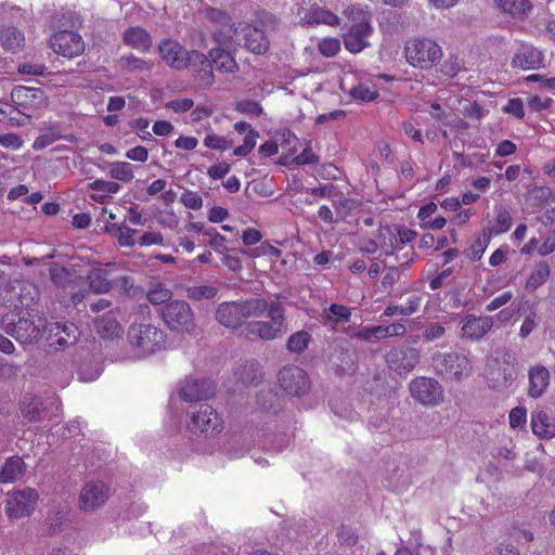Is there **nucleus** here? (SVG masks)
<instances>
[{
    "label": "nucleus",
    "mask_w": 555,
    "mask_h": 555,
    "mask_svg": "<svg viewBox=\"0 0 555 555\" xmlns=\"http://www.w3.org/2000/svg\"><path fill=\"white\" fill-rule=\"evenodd\" d=\"M18 320L15 322L14 317L9 318L7 314L2 319V323H7L5 331L10 333L21 344H34L39 341L47 328V319L35 307L23 310Z\"/></svg>",
    "instance_id": "f257e3e1"
},
{
    "label": "nucleus",
    "mask_w": 555,
    "mask_h": 555,
    "mask_svg": "<svg viewBox=\"0 0 555 555\" xmlns=\"http://www.w3.org/2000/svg\"><path fill=\"white\" fill-rule=\"evenodd\" d=\"M442 56V48L430 38L415 37L404 43L405 61L414 68L429 70L441 61Z\"/></svg>",
    "instance_id": "f03ea898"
},
{
    "label": "nucleus",
    "mask_w": 555,
    "mask_h": 555,
    "mask_svg": "<svg viewBox=\"0 0 555 555\" xmlns=\"http://www.w3.org/2000/svg\"><path fill=\"white\" fill-rule=\"evenodd\" d=\"M160 60L171 69L183 70L191 67V64H203L206 62V54L197 50H188L178 40L163 39L158 43Z\"/></svg>",
    "instance_id": "7ed1b4c3"
},
{
    "label": "nucleus",
    "mask_w": 555,
    "mask_h": 555,
    "mask_svg": "<svg viewBox=\"0 0 555 555\" xmlns=\"http://www.w3.org/2000/svg\"><path fill=\"white\" fill-rule=\"evenodd\" d=\"M224 427V422L219 412L207 403L199 404L188 412L186 428L196 436L215 437Z\"/></svg>",
    "instance_id": "20e7f679"
},
{
    "label": "nucleus",
    "mask_w": 555,
    "mask_h": 555,
    "mask_svg": "<svg viewBox=\"0 0 555 555\" xmlns=\"http://www.w3.org/2000/svg\"><path fill=\"white\" fill-rule=\"evenodd\" d=\"M515 359L505 351L502 358H491L487 361L485 378L494 391H504L515 382Z\"/></svg>",
    "instance_id": "39448f33"
},
{
    "label": "nucleus",
    "mask_w": 555,
    "mask_h": 555,
    "mask_svg": "<svg viewBox=\"0 0 555 555\" xmlns=\"http://www.w3.org/2000/svg\"><path fill=\"white\" fill-rule=\"evenodd\" d=\"M36 292L33 284L24 281H15L0 287V305L9 309L8 314L12 317L21 315L23 310L33 306L35 297L31 295Z\"/></svg>",
    "instance_id": "423d86ee"
},
{
    "label": "nucleus",
    "mask_w": 555,
    "mask_h": 555,
    "mask_svg": "<svg viewBox=\"0 0 555 555\" xmlns=\"http://www.w3.org/2000/svg\"><path fill=\"white\" fill-rule=\"evenodd\" d=\"M128 339L142 354H151L165 348L166 334L152 324H132Z\"/></svg>",
    "instance_id": "0eeeda50"
},
{
    "label": "nucleus",
    "mask_w": 555,
    "mask_h": 555,
    "mask_svg": "<svg viewBox=\"0 0 555 555\" xmlns=\"http://www.w3.org/2000/svg\"><path fill=\"white\" fill-rule=\"evenodd\" d=\"M160 315L164 323L173 332L190 334L195 330V315L185 300L169 301L162 308Z\"/></svg>",
    "instance_id": "6e6552de"
},
{
    "label": "nucleus",
    "mask_w": 555,
    "mask_h": 555,
    "mask_svg": "<svg viewBox=\"0 0 555 555\" xmlns=\"http://www.w3.org/2000/svg\"><path fill=\"white\" fill-rule=\"evenodd\" d=\"M436 372L444 379L461 380L472 373L469 359L457 352L438 353L433 358Z\"/></svg>",
    "instance_id": "1a4fd4ad"
},
{
    "label": "nucleus",
    "mask_w": 555,
    "mask_h": 555,
    "mask_svg": "<svg viewBox=\"0 0 555 555\" xmlns=\"http://www.w3.org/2000/svg\"><path fill=\"white\" fill-rule=\"evenodd\" d=\"M411 397L425 406H438L444 400V390L438 380L418 376L409 384Z\"/></svg>",
    "instance_id": "9d476101"
},
{
    "label": "nucleus",
    "mask_w": 555,
    "mask_h": 555,
    "mask_svg": "<svg viewBox=\"0 0 555 555\" xmlns=\"http://www.w3.org/2000/svg\"><path fill=\"white\" fill-rule=\"evenodd\" d=\"M39 494L37 490L26 487L8 493L5 514L9 518L30 516L37 507Z\"/></svg>",
    "instance_id": "9b49d317"
},
{
    "label": "nucleus",
    "mask_w": 555,
    "mask_h": 555,
    "mask_svg": "<svg viewBox=\"0 0 555 555\" xmlns=\"http://www.w3.org/2000/svg\"><path fill=\"white\" fill-rule=\"evenodd\" d=\"M49 46L54 53L66 59H74L85 52V41L80 34L74 30H59L54 33Z\"/></svg>",
    "instance_id": "f8f14e48"
},
{
    "label": "nucleus",
    "mask_w": 555,
    "mask_h": 555,
    "mask_svg": "<svg viewBox=\"0 0 555 555\" xmlns=\"http://www.w3.org/2000/svg\"><path fill=\"white\" fill-rule=\"evenodd\" d=\"M279 383L286 393L295 397L307 395L311 387L307 372L295 365L284 366L280 371Z\"/></svg>",
    "instance_id": "ddd939ff"
},
{
    "label": "nucleus",
    "mask_w": 555,
    "mask_h": 555,
    "mask_svg": "<svg viewBox=\"0 0 555 555\" xmlns=\"http://www.w3.org/2000/svg\"><path fill=\"white\" fill-rule=\"evenodd\" d=\"M420 359V350L410 346L393 347L385 356L387 366L398 374L413 371Z\"/></svg>",
    "instance_id": "4468645a"
},
{
    "label": "nucleus",
    "mask_w": 555,
    "mask_h": 555,
    "mask_svg": "<svg viewBox=\"0 0 555 555\" xmlns=\"http://www.w3.org/2000/svg\"><path fill=\"white\" fill-rule=\"evenodd\" d=\"M234 34L243 41V46L256 55H263L269 50V40L263 26L244 24L235 28Z\"/></svg>",
    "instance_id": "2eb2a0df"
},
{
    "label": "nucleus",
    "mask_w": 555,
    "mask_h": 555,
    "mask_svg": "<svg viewBox=\"0 0 555 555\" xmlns=\"http://www.w3.org/2000/svg\"><path fill=\"white\" fill-rule=\"evenodd\" d=\"M109 498V488L100 480L88 481L79 494V506L85 511H94L103 506Z\"/></svg>",
    "instance_id": "dca6fc26"
},
{
    "label": "nucleus",
    "mask_w": 555,
    "mask_h": 555,
    "mask_svg": "<svg viewBox=\"0 0 555 555\" xmlns=\"http://www.w3.org/2000/svg\"><path fill=\"white\" fill-rule=\"evenodd\" d=\"M178 395L184 402L207 400L215 395V387L209 379L190 377L180 383Z\"/></svg>",
    "instance_id": "f3484780"
},
{
    "label": "nucleus",
    "mask_w": 555,
    "mask_h": 555,
    "mask_svg": "<svg viewBox=\"0 0 555 555\" xmlns=\"http://www.w3.org/2000/svg\"><path fill=\"white\" fill-rule=\"evenodd\" d=\"M373 34V27L369 20L353 23L347 33L343 35L344 46L350 53H359L370 46L369 38Z\"/></svg>",
    "instance_id": "a211bd4d"
},
{
    "label": "nucleus",
    "mask_w": 555,
    "mask_h": 555,
    "mask_svg": "<svg viewBox=\"0 0 555 555\" xmlns=\"http://www.w3.org/2000/svg\"><path fill=\"white\" fill-rule=\"evenodd\" d=\"M513 68L532 70L544 67V54L531 43L520 42L519 48L512 57Z\"/></svg>",
    "instance_id": "6ab92c4d"
},
{
    "label": "nucleus",
    "mask_w": 555,
    "mask_h": 555,
    "mask_svg": "<svg viewBox=\"0 0 555 555\" xmlns=\"http://www.w3.org/2000/svg\"><path fill=\"white\" fill-rule=\"evenodd\" d=\"M11 98L16 105L25 109H38L48 105V96L40 88L15 86Z\"/></svg>",
    "instance_id": "aec40b11"
},
{
    "label": "nucleus",
    "mask_w": 555,
    "mask_h": 555,
    "mask_svg": "<svg viewBox=\"0 0 555 555\" xmlns=\"http://www.w3.org/2000/svg\"><path fill=\"white\" fill-rule=\"evenodd\" d=\"M298 15L300 16V22L308 26L326 25L336 27L340 23L338 15L318 4L310 5L309 8H301L298 10Z\"/></svg>",
    "instance_id": "412c9836"
},
{
    "label": "nucleus",
    "mask_w": 555,
    "mask_h": 555,
    "mask_svg": "<svg viewBox=\"0 0 555 555\" xmlns=\"http://www.w3.org/2000/svg\"><path fill=\"white\" fill-rule=\"evenodd\" d=\"M87 281L90 289L95 294L111 292L118 279L114 275L111 264L95 267L88 271Z\"/></svg>",
    "instance_id": "4be33fe9"
},
{
    "label": "nucleus",
    "mask_w": 555,
    "mask_h": 555,
    "mask_svg": "<svg viewBox=\"0 0 555 555\" xmlns=\"http://www.w3.org/2000/svg\"><path fill=\"white\" fill-rule=\"evenodd\" d=\"M49 408L40 397L26 393L21 400V413L26 423H37L49 418Z\"/></svg>",
    "instance_id": "5701e85b"
},
{
    "label": "nucleus",
    "mask_w": 555,
    "mask_h": 555,
    "mask_svg": "<svg viewBox=\"0 0 555 555\" xmlns=\"http://www.w3.org/2000/svg\"><path fill=\"white\" fill-rule=\"evenodd\" d=\"M493 327V318L490 315L467 314L462 321V336L472 340H479Z\"/></svg>",
    "instance_id": "b1692460"
},
{
    "label": "nucleus",
    "mask_w": 555,
    "mask_h": 555,
    "mask_svg": "<svg viewBox=\"0 0 555 555\" xmlns=\"http://www.w3.org/2000/svg\"><path fill=\"white\" fill-rule=\"evenodd\" d=\"M528 396L533 399L542 397L550 385V371L541 364L532 365L528 370Z\"/></svg>",
    "instance_id": "393cba45"
},
{
    "label": "nucleus",
    "mask_w": 555,
    "mask_h": 555,
    "mask_svg": "<svg viewBox=\"0 0 555 555\" xmlns=\"http://www.w3.org/2000/svg\"><path fill=\"white\" fill-rule=\"evenodd\" d=\"M94 328L103 340H115L121 338L124 328L117 321L113 311L101 315L94 320Z\"/></svg>",
    "instance_id": "a878e982"
},
{
    "label": "nucleus",
    "mask_w": 555,
    "mask_h": 555,
    "mask_svg": "<svg viewBox=\"0 0 555 555\" xmlns=\"http://www.w3.org/2000/svg\"><path fill=\"white\" fill-rule=\"evenodd\" d=\"M124 43L141 53H147L153 44L150 33L139 26H132L127 28L122 35Z\"/></svg>",
    "instance_id": "bb28decb"
},
{
    "label": "nucleus",
    "mask_w": 555,
    "mask_h": 555,
    "mask_svg": "<svg viewBox=\"0 0 555 555\" xmlns=\"http://www.w3.org/2000/svg\"><path fill=\"white\" fill-rule=\"evenodd\" d=\"M530 426L540 439L550 440L555 437V418L543 410L531 413Z\"/></svg>",
    "instance_id": "cd10ccee"
},
{
    "label": "nucleus",
    "mask_w": 555,
    "mask_h": 555,
    "mask_svg": "<svg viewBox=\"0 0 555 555\" xmlns=\"http://www.w3.org/2000/svg\"><path fill=\"white\" fill-rule=\"evenodd\" d=\"M217 321L225 327L237 328L243 325L241 308L237 301H224L216 310Z\"/></svg>",
    "instance_id": "c85d7f7f"
},
{
    "label": "nucleus",
    "mask_w": 555,
    "mask_h": 555,
    "mask_svg": "<svg viewBox=\"0 0 555 555\" xmlns=\"http://www.w3.org/2000/svg\"><path fill=\"white\" fill-rule=\"evenodd\" d=\"M246 337H258L261 340H274L283 337L286 332L269 321L249 322L244 328Z\"/></svg>",
    "instance_id": "c756f323"
},
{
    "label": "nucleus",
    "mask_w": 555,
    "mask_h": 555,
    "mask_svg": "<svg viewBox=\"0 0 555 555\" xmlns=\"http://www.w3.org/2000/svg\"><path fill=\"white\" fill-rule=\"evenodd\" d=\"M513 225V217L511 208L505 205L495 207V217L489 225L485 227L487 233H491V236H498L509 231Z\"/></svg>",
    "instance_id": "7c9ffc66"
},
{
    "label": "nucleus",
    "mask_w": 555,
    "mask_h": 555,
    "mask_svg": "<svg viewBox=\"0 0 555 555\" xmlns=\"http://www.w3.org/2000/svg\"><path fill=\"white\" fill-rule=\"evenodd\" d=\"M496 9L511 17L524 21L532 10L530 0H494Z\"/></svg>",
    "instance_id": "2f4dec72"
},
{
    "label": "nucleus",
    "mask_w": 555,
    "mask_h": 555,
    "mask_svg": "<svg viewBox=\"0 0 555 555\" xmlns=\"http://www.w3.org/2000/svg\"><path fill=\"white\" fill-rule=\"evenodd\" d=\"M208 57L211 65L221 73L234 74L240 68L235 57L222 48L210 49Z\"/></svg>",
    "instance_id": "473e14b6"
},
{
    "label": "nucleus",
    "mask_w": 555,
    "mask_h": 555,
    "mask_svg": "<svg viewBox=\"0 0 555 555\" xmlns=\"http://www.w3.org/2000/svg\"><path fill=\"white\" fill-rule=\"evenodd\" d=\"M88 188L94 191V193L90 194V198L95 203L104 204L108 197L118 193L121 186L116 181L96 179L90 182Z\"/></svg>",
    "instance_id": "72a5a7b5"
},
{
    "label": "nucleus",
    "mask_w": 555,
    "mask_h": 555,
    "mask_svg": "<svg viewBox=\"0 0 555 555\" xmlns=\"http://www.w3.org/2000/svg\"><path fill=\"white\" fill-rule=\"evenodd\" d=\"M25 462L18 455L9 457L0 470V482H14L25 473Z\"/></svg>",
    "instance_id": "f704fd0d"
},
{
    "label": "nucleus",
    "mask_w": 555,
    "mask_h": 555,
    "mask_svg": "<svg viewBox=\"0 0 555 555\" xmlns=\"http://www.w3.org/2000/svg\"><path fill=\"white\" fill-rule=\"evenodd\" d=\"M0 42L4 50L15 53L25 43L23 31L14 26H5L0 30Z\"/></svg>",
    "instance_id": "c9c22d12"
},
{
    "label": "nucleus",
    "mask_w": 555,
    "mask_h": 555,
    "mask_svg": "<svg viewBox=\"0 0 555 555\" xmlns=\"http://www.w3.org/2000/svg\"><path fill=\"white\" fill-rule=\"evenodd\" d=\"M118 65L121 70L127 73H146L154 67L153 61L138 57L132 53L124 54L119 59Z\"/></svg>",
    "instance_id": "e433bc0d"
},
{
    "label": "nucleus",
    "mask_w": 555,
    "mask_h": 555,
    "mask_svg": "<svg viewBox=\"0 0 555 555\" xmlns=\"http://www.w3.org/2000/svg\"><path fill=\"white\" fill-rule=\"evenodd\" d=\"M350 318V308L344 305L332 304L327 309L323 311L322 323L323 325L332 324L334 326L341 322H348Z\"/></svg>",
    "instance_id": "4c0bfd02"
},
{
    "label": "nucleus",
    "mask_w": 555,
    "mask_h": 555,
    "mask_svg": "<svg viewBox=\"0 0 555 555\" xmlns=\"http://www.w3.org/2000/svg\"><path fill=\"white\" fill-rule=\"evenodd\" d=\"M237 302L244 321L248 318L261 317L268 308V301L264 298H248Z\"/></svg>",
    "instance_id": "58836bf2"
},
{
    "label": "nucleus",
    "mask_w": 555,
    "mask_h": 555,
    "mask_svg": "<svg viewBox=\"0 0 555 555\" xmlns=\"http://www.w3.org/2000/svg\"><path fill=\"white\" fill-rule=\"evenodd\" d=\"M107 231L111 232L118 241V244L122 247H132L135 245L137 230L128 228L124 224L112 223L106 227Z\"/></svg>",
    "instance_id": "ea45409f"
},
{
    "label": "nucleus",
    "mask_w": 555,
    "mask_h": 555,
    "mask_svg": "<svg viewBox=\"0 0 555 555\" xmlns=\"http://www.w3.org/2000/svg\"><path fill=\"white\" fill-rule=\"evenodd\" d=\"M235 375L245 385H257L262 379V373L257 362H245L235 372Z\"/></svg>",
    "instance_id": "a19ab883"
},
{
    "label": "nucleus",
    "mask_w": 555,
    "mask_h": 555,
    "mask_svg": "<svg viewBox=\"0 0 555 555\" xmlns=\"http://www.w3.org/2000/svg\"><path fill=\"white\" fill-rule=\"evenodd\" d=\"M389 232V245L390 249L385 250V255H392L393 251L399 250L403 245L412 243L416 238V232L408 228L398 229V235Z\"/></svg>",
    "instance_id": "79ce46f5"
},
{
    "label": "nucleus",
    "mask_w": 555,
    "mask_h": 555,
    "mask_svg": "<svg viewBox=\"0 0 555 555\" xmlns=\"http://www.w3.org/2000/svg\"><path fill=\"white\" fill-rule=\"evenodd\" d=\"M551 270L550 266L546 262H540L533 271L530 273L528 280L526 281V289L528 292H534L541 285H543L547 279L550 278Z\"/></svg>",
    "instance_id": "37998d69"
},
{
    "label": "nucleus",
    "mask_w": 555,
    "mask_h": 555,
    "mask_svg": "<svg viewBox=\"0 0 555 555\" xmlns=\"http://www.w3.org/2000/svg\"><path fill=\"white\" fill-rule=\"evenodd\" d=\"M56 328L61 330L64 335H60L54 345L59 348H65L76 343L80 332L76 324L74 323H56Z\"/></svg>",
    "instance_id": "c03bdc74"
},
{
    "label": "nucleus",
    "mask_w": 555,
    "mask_h": 555,
    "mask_svg": "<svg viewBox=\"0 0 555 555\" xmlns=\"http://www.w3.org/2000/svg\"><path fill=\"white\" fill-rule=\"evenodd\" d=\"M266 311L268 312L270 323H273L284 332H287L285 308L280 300H273L271 302H268V308Z\"/></svg>",
    "instance_id": "a18cd8bd"
},
{
    "label": "nucleus",
    "mask_w": 555,
    "mask_h": 555,
    "mask_svg": "<svg viewBox=\"0 0 555 555\" xmlns=\"http://www.w3.org/2000/svg\"><path fill=\"white\" fill-rule=\"evenodd\" d=\"M49 274L51 281L57 286L63 288L64 291L68 288L72 283V274L70 271L67 270L64 266L60 263L53 262L49 267Z\"/></svg>",
    "instance_id": "49530a36"
},
{
    "label": "nucleus",
    "mask_w": 555,
    "mask_h": 555,
    "mask_svg": "<svg viewBox=\"0 0 555 555\" xmlns=\"http://www.w3.org/2000/svg\"><path fill=\"white\" fill-rule=\"evenodd\" d=\"M108 175L115 180L129 182L134 178L133 166L127 162H114L109 165Z\"/></svg>",
    "instance_id": "de8ad7c7"
},
{
    "label": "nucleus",
    "mask_w": 555,
    "mask_h": 555,
    "mask_svg": "<svg viewBox=\"0 0 555 555\" xmlns=\"http://www.w3.org/2000/svg\"><path fill=\"white\" fill-rule=\"evenodd\" d=\"M311 335L307 331H298L293 333L286 343V348L289 352L300 353L309 346Z\"/></svg>",
    "instance_id": "09e8293b"
},
{
    "label": "nucleus",
    "mask_w": 555,
    "mask_h": 555,
    "mask_svg": "<svg viewBox=\"0 0 555 555\" xmlns=\"http://www.w3.org/2000/svg\"><path fill=\"white\" fill-rule=\"evenodd\" d=\"M349 95L357 102H371L377 99L379 93L373 86L359 83L350 89Z\"/></svg>",
    "instance_id": "8fccbe9b"
},
{
    "label": "nucleus",
    "mask_w": 555,
    "mask_h": 555,
    "mask_svg": "<svg viewBox=\"0 0 555 555\" xmlns=\"http://www.w3.org/2000/svg\"><path fill=\"white\" fill-rule=\"evenodd\" d=\"M333 207L335 209L338 219H346L353 210L360 207V203L357 199L340 196L338 199H333Z\"/></svg>",
    "instance_id": "3c124183"
},
{
    "label": "nucleus",
    "mask_w": 555,
    "mask_h": 555,
    "mask_svg": "<svg viewBox=\"0 0 555 555\" xmlns=\"http://www.w3.org/2000/svg\"><path fill=\"white\" fill-rule=\"evenodd\" d=\"M195 75L198 77L199 81L205 87H211L215 82V74L212 72L211 62H209V57L206 55V62L203 64H191V67Z\"/></svg>",
    "instance_id": "603ef678"
},
{
    "label": "nucleus",
    "mask_w": 555,
    "mask_h": 555,
    "mask_svg": "<svg viewBox=\"0 0 555 555\" xmlns=\"http://www.w3.org/2000/svg\"><path fill=\"white\" fill-rule=\"evenodd\" d=\"M491 240V233H487L482 230L481 234L475 240L468 249L469 258L474 261L480 260Z\"/></svg>",
    "instance_id": "864d4df0"
},
{
    "label": "nucleus",
    "mask_w": 555,
    "mask_h": 555,
    "mask_svg": "<svg viewBox=\"0 0 555 555\" xmlns=\"http://www.w3.org/2000/svg\"><path fill=\"white\" fill-rule=\"evenodd\" d=\"M246 255L250 258L268 256L272 259H279L282 256V250L273 246L269 241H264L259 246L249 249Z\"/></svg>",
    "instance_id": "5fc2aeb1"
},
{
    "label": "nucleus",
    "mask_w": 555,
    "mask_h": 555,
    "mask_svg": "<svg viewBox=\"0 0 555 555\" xmlns=\"http://www.w3.org/2000/svg\"><path fill=\"white\" fill-rule=\"evenodd\" d=\"M61 138H62V135H61L59 128H56V127L50 128L35 139V141L33 143V149L35 151H41V150L50 146L51 144H53L55 141H57Z\"/></svg>",
    "instance_id": "6e6d98bb"
},
{
    "label": "nucleus",
    "mask_w": 555,
    "mask_h": 555,
    "mask_svg": "<svg viewBox=\"0 0 555 555\" xmlns=\"http://www.w3.org/2000/svg\"><path fill=\"white\" fill-rule=\"evenodd\" d=\"M146 297L147 300L154 306L163 305L166 302L168 304L171 301L170 299L172 297V292L165 287L163 284H157L149 291Z\"/></svg>",
    "instance_id": "4d7b16f0"
},
{
    "label": "nucleus",
    "mask_w": 555,
    "mask_h": 555,
    "mask_svg": "<svg viewBox=\"0 0 555 555\" xmlns=\"http://www.w3.org/2000/svg\"><path fill=\"white\" fill-rule=\"evenodd\" d=\"M377 339L387 337L403 336L406 333V327L403 323L397 322L388 326L376 325Z\"/></svg>",
    "instance_id": "13d9d810"
},
{
    "label": "nucleus",
    "mask_w": 555,
    "mask_h": 555,
    "mask_svg": "<svg viewBox=\"0 0 555 555\" xmlns=\"http://www.w3.org/2000/svg\"><path fill=\"white\" fill-rule=\"evenodd\" d=\"M320 53L325 57H333L340 51V40L333 37L323 38L318 43Z\"/></svg>",
    "instance_id": "bf43d9fd"
},
{
    "label": "nucleus",
    "mask_w": 555,
    "mask_h": 555,
    "mask_svg": "<svg viewBox=\"0 0 555 555\" xmlns=\"http://www.w3.org/2000/svg\"><path fill=\"white\" fill-rule=\"evenodd\" d=\"M527 424V409L515 406L509 411L508 425L512 429H522Z\"/></svg>",
    "instance_id": "052dcab7"
},
{
    "label": "nucleus",
    "mask_w": 555,
    "mask_h": 555,
    "mask_svg": "<svg viewBox=\"0 0 555 555\" xmlns=\"http://www.w3.org/2000/svg\"><path fill=\"white\" fill-rule=\"evenodd\" d=\"M204 145L206 147L217 150L220 152H224L232 146V142L228 140L225 137L217 135V134H207L204 139Z\"/></svg>",
    "instance_id": "680f3d73"
},
{
    "label": "nucleus",
    "mask_w": 555,
    "mask_h": 555,
    "mask_svg": "<svg viewBox=\"0 0 555 555\" xmlns=\"http://www.w3.org/2000/svg\"><path fill=\"white\" fill-rule=\"evenodd\" d=\"M235 109L242 114L259 116L262 113L260 103L253 100H243L236 103Z\"/></svg>",
    "instance_id": "e2e57ef3"
},
{
    "label": "nucleus",
    "mask_w": 555,
    "mask_h": 555,
    "mask_svg": "<svg viewBox=\"0 0 555 555\" xmlns=\"http://www.w3.org/2000/svg\"><path fill=\"white\" fill-rule=\"evenodd\" d=\"M218 289L209 285L194 286L189 289V296L193 299L201 300L203 298H214L217 295Z\"/></svg>",
    "instance_id": "0e129e2a"
},
{
    "label": "nucleus",
    "mask_w": 555,
    "mask_h": 555,
    "mask_svg": "<svg viewBox=\"0 0 555 555\" xmlns=\"http://www.w3.org/2000/svg\"><path fill=\"white\" fill-rule=\"evenodd\" d=\"M181 203L190 209L197 210L201 209L203 206V198L202 196L194 191H185L182 193Z\"/></svg>",
    "instance_id": "69168bd1"
},
{
    "label": "nucleus",
    "mask_w": 555,
    "mask_h": 555,
    "mask_svg": "<svg viewBox=\"0 0 555 555\" xmlns=\"http://www.w3.org/2000/svg\"><path fill=\"white\" fill-rule=\"evenodd\" d=\"M320 162L319 155H317L310 147L304 149L298 155H296L293 159V163L298 166L304 165H315Z\"/></svg>",
    "instance_id": "338daca9"
},
{
    "label": "nucleus",
    "mask_w": 555,
    "mask_h": 555,
    "mask_svg": "<svg viewBox=\"0 0 555 555\" xmlns=\"http://www.w3.org/2000/svg\"><path fill=\"white\" fill-rule=\"evenodd\" d=\"M423 296L422 295H411L406 298L405 304L402 305L403 310H401V315H412L416 313L422 306Z\"/></svg>",
    "instance_id": "774afa93"
}]
</instances>
